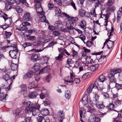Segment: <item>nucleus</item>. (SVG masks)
Wrapping results in <instances>:
<instances>
[{
    "label": "nucleus",
    "mask_w": 122,
    "mask_h": 122,
    "mask_svg": "<svg viewBox=\"0 0 122 122\" xmlns=\"http://www.w3.org/2000/svg\"><path fill=\"white\" fill-rule=\"evenodd\" d=\"M22 104L24 105H26L27 107L25 109V111L26 113L28 114L31 113L33 109L36 106V104L35 105L30 101L23 102Z\"/></svg>",
    "instance_id": "obj_1"
},
{
    "label": "nucleus",
    "mask_w": 122,
    "mask_h": 122,
    "mask_svg": "<svg viewBox=\"0 0 122 122\" xmlns=\"http://www.w3.org/2000/svg\"><path fill=\"white\" fill-rule=\"evenodd\" d=\"M73 23L71 20H69L66 23V28L63 29V31L65 32H69V33H73L74 28L73 26Z\"/></svg>",
    "instance_id": "obj_2"
},
{
    "label": "nucleus",
    "mask_w": 122,
    "mask_h": 122,
    "mask_svg": "<svg viewBox=\"0 0 122 122\" xmlns=\"http://www.w3.org/2000/svg\"><path fill=\"white\" fill-rule=\"evenodd\" d=\"M35 107L33 108L32 111V113L33 116H35L38 115L40 114L39 108L40 107V105L38 104H36Z\"/></svg>",
    "instance_id": "obj_3"
},
{
    "label": "nucleus",
    "mask_w": 122,
    "mask_h": 122,
    "mask_svg": "<svg viewBox=\"0 0 122 122\" xmlns=\"http://www.w3.org/2000/svg\"><path fill=\"white\" fill-rule=\"evenodd\" d=\"M9 53L11 58L16 59L17 57L18 54V50L17 49L10 50Z\"/></svg>",
    "instance_id": "obj_4"
},
{
    "label": "nucleus",
    "mask_w": 122,
    "mask_h": 122,
    "mask_svg": "<svg viewBox=\"0 0 122 122\" xmlns=\"http://www.w3.org/2000/svg\"><path fill=\"white\" fill-rule=\"evenodd\" d=\"M54 2L60 6L62 4L64 5H66L68 4V1L66 0H54Z\"/></svg>",
    "instance_id": "obj_5"
},
{
    "label": "nucleus",
    "mask_w": 122,
    "mask_h": 122,
    "mask_svg": "<svg viewBox=\"0 0 122 122\" xmlns=\"http://www.w3.org/2000/svg\"><path fill=\"white\" fill-rule=\"evenodd\" d=\"M58 117L60 122H62L63 120L65 119L64 114L63 111H59L57 114Z\"/></svg>",
    "instance_id": "obj_6"
},
{
    "label": "nucleus",
    "mask_w": 122,
    "mask_h": 122,
    "mask_svg": "<svg viewBox=\"0 0 122 122\" xmlns=\"http://www.w3.org/2000/svg\"><path fill=\"white\" fill-rule=\"evenodd\" d=\"M33 74L34 72L32 71H29L23 76V79H25L28 78H30L31 77Z\"/></svg>",
    "instance_id": "obj_7"
},
{
    "label": "nucleus",
    "mask_w": 122,
    "mask_h": 122,
    "mask_svg": "<svg viewBox=\"0 0 122 122\" xmlns=\"http://www.w3.org/2000/svg\"><path fill=\"white\" fill-rule=\"evenodd\" d=\"M36 10L37 13L38 15H41V16L44 15L45 12L44 11H42L41 12L37 11L38 10H43L42 9L41 6V5H36Z\"/></svg>",
    "instance_id": "obj_8"
},
{
    "label": "nucleus",
    "mask_w": 122,
    "mask_h": 122,
    "mask_svg": "<svg viewBox=\"0 0 122 122\" xmlns=\"http://www.w3.org/2000/svg\"><path fill=\"white\" fill-rule=\"evenodd\" d=\"M108 77L110 82L115 83L116 80L114 75L111 72L108 75Z\"/></svg>",
    "instance_id": "obj_9"
},
{
    "label": "nucleus",
    "mask_w": 122,
    "mask_h": 122,
    "mask_svg": "<svg viewBox=\"0 0 122 122\" xmlns=\"http://www.w3.org/2000/svg\"><path fill=\"white\" fill-rule=\"evenodd\" d=\"M23 18L26 21H30L32 19V18L30 16V14L29 13H26L24 14L23 16Z\"/></svg>",
    "instance_id": "obj_10"
},
{
    "label": "nucleus",
    "mask_w": 122,
    "mask_h": 122,
    "mask_svg": "<svg viewBox=\"0 0 122 122\" xmlns=\"http://www.w3.org/2000/svg\"><path fill=\"white\" fill-rule=\"evenodd\" d=\"M38 95V93L37 91L32 92L30 93L28 95V97L30 99H33L36 97Z\"/></svg>",
    "instance_id": "obj_11"
},
{
    "label": "nucleus",
    "mask_w": 122,
    "mask_h": 122,
    "mask_svg": "<svg viewBox=\"0 0 122 122\" xmlns=\"http://www.w3.org/2000/svg\"><path fill=\"white\" fill-rule=\"evenodd\" d=\"M31 60L33 62L37 61L39 58L38 55L35 54H30Z\"/></svg>",
    "instance_id": "obj_12"
},
{
    "label": "nucleus",
    "mask_w": 122,
    "mask_h": 122,
    "mask_svg": "<svg viewBox=\"0 0 122 122\" xmlns=\"http://www.w3.org/2000/svg\"><path fill=\"white\" fill-rule=\"evenodd\" d=\"M105 0H101L100 1L99 0H95L93 3H94V5L95 8L101 5V3H103Z\"/></svg>",
    "instance_id": "obj_13"
},
{
    "label": "nucleus",
    "mask_w": 122,
    "mask_h": 122,
    "mask_svg": "<svg viewBox=\"0 0 122 122\" xmlns=\"http://www.w3.org/2000/svg\"><path fill=\"white\" fill-rule=\"evenodd\" d=\"M55 25L58 29H61L63 27V25L61 21H55Z\"/></svg>",
    "instance_id": "obj_14"
},
{
    "label": "nucleus",
    "mask_w": 122,
    "mask_h": 122,
    "mask_svg": "<svg viewBox=\"0 0 122 122\" xmlns=\"http://www.w3.org/2000/svg\"><path fill=\"white\" fill-rule=\"evenodd\" d=\"M4 93L2 92L0 93V100L2 99L1 101L5 102L6 101V99L7 96H8L7 94L5 95Z\"/></svg>",
    "instance_id": "obj_15"
},
{
    "label": "nucleus",
    "mask_w": 122,
    "mask_h": 122,
    "mask_svg": "<svg viewBox=\"0 0 122 122\" xmlns=\"http://www.w3.org/2000/svg\"><path fill=\"white\" fill-rule=\"evenodd\" d=\"M95 116L93 113H91L89 117V118L88 120L89 122H95Z\"/></svg>",
    "instance_id": "obj_16"
},
{
    "label": "nucleus",
    "mask_w": 122,
    "mask_h": 122,
    "mask_svg": "<svg viewBox=\"0 0 122 122\" xmlns=\"http://www.w3.org/2000/svg\"><path fill=\"white\" fill-rule=\"evenodd\" d=\"M94 94L95 96L93 98V101L92 104H94L97 103V101H98L99 96L97 94L96 92L94 93Z\"/></svg>",
    "instance_id": "obj_17"
},
{
    "label": "nucleus",
    "mask_w": 122,
    "mask_h": 122,
    "mask_svg": "<svg viewBox=\"0 0 122 122\" xmlns=\"http://www.w3.org/2000/svg\"><path fill=\"white\" fill-rule=\"evenodd\" d=\"M101 64H96L95 65H92L90 67L91 70L92 71H95L98 69L99 66Z\"/></svg>",
    "instance_id": "obj_18"
},
{
    "label": "nucleus",
    "mask_w": 122,
    "mask_h": 122,
    "mask_svg": "<svg viewBox=\"0 0 122 122\" xmlns=\"http://www.w3.org/2000/svg\"><path fill=\"white\" fill-rule=\"evenodd\" d=\"M122 71L120 69L117 68L111 70V72L115 75V74L119 73Z\"/></svg>",
    "instance_id": "obj_19"
},
{
    "label": "nucleus",
    "mask_w": 122,
    "mask_h": 122,
    "mask_svg": "<svg viewBox=\"0 0 122 122\" xmlns=\"http://www.w3.org/2000/svg\"><path fill=\"white\" fill-rule=\"evenodd\" d=\"M107 80V78L103 75H101L100 76L98 79V81L100 82H103Z\"/></svg>",
    "instance_id": "obj_20"
},
{
    "label": "nucleus",
    "mask_w": 122,
    "mask_h": 122,
    "mask_svg": "<svg viewBox=\"0 0 122 122\" xmlns=\"http://www.w3.org/2000/svg\"><path fill=\"white\" fill-rule=\"evenodd\" d=\"M41 113L43 115L46 116L49 114V110L48 109L44 108L41 111Z\"/></svg>",
    "instance_id": "obj_21"
},
{
    "label": "nucleus",
    "mask_w": 122,
    "mask_h": 122,
    "mask_svg": "<svg viewBox=\"0 0 122 122\" xmlns=\"http://www.w3.org/2000/svg\"><path fill=\"white\" fill-rule=\"evenodd\" d=\"M48 58L46 56L42 58L41 61V63L42 64H46L48 62Z\"/></svg>",
    "instance_id": "obj_22"
},
{
    "label": "nucleus",
    "mask_w": 122,
    "mask_h": 122,
    "mask_svg": "<svg viewBox=\"0 0 122 122\" xmlns=\"http://www.w3.org/2000/svg\"><path fill=\"white\" fill-rule=\"evenodd\" d=\"M108 41V43H107V45L108 48L110 49L112 47L113 45V42L110 40Z\"/></svg>",
    "instance_id": "obj_23"
},
{
    "label": "nucleus",
    "mask_w": 122,
    "mask_h": 122,
    "mask_svg": "<svg viewBox=\"0 0 122 122\" xmlns=\"http://www.w3.org/2000/svg\"><path fill=\"white\" fill-rule=\"evenodd\" d=\"M65 81L68 83H71L72 84L73 82V80H71V78L69 76L66 77L65 78Z\"/></svg>",
    "instance_id": "obj_24"
},
{
    "label": "nucleus",
    "mask_w": 122,
    "mask_h": 122,
    "mask_svg": "<svg viewBox=\"0 0 122 122\" xmlns=\"http://www.w3.org/2000/svg\"><path fill=\"white\" fill-rule=\"evenodd\" d=\"M56 10V14L57 16H60V15H61V12L59 8L58 7H56L55 8Z\"/></svg>",
    "instance_id": "obj_25"
},
{
    "label": "nucleus",
    "mask_w": 122,
    "mask_h": 122,
    "mask_svg": "<svg viewBox=\"0 0 122 122\" xmlns=\"http://www.w3.org/2000/svg\"><path fill=\"white\" fill-rule=\"evenodd\" d=\"M80 14L82 17H84L85 15L86 12L85 10L81 9L79 10Z\"/></svg>",
    "instance_id": "obj_26"
},
{
    "label": "nucleus",
    "mask_w": 122,
    "mask_h": 122,
    "mask_svg": "<svg viewBox=\"0 0 122 122\" xmlns=\"http://www.w3.org/2000/svg\"><path fill=\"white\" fill-rule=\"evenodd\" d=\"M15 8L16 10V11L18 13H21L23 11L22 9L18 6H16L15 7Z\"/></svg>",
    "instance_id": "obj_27"
},
{
    "label": "nucleus",
    "mask_w": 122,
    "mask_h": 122,
    "mask_svg": "<svg viewBox=\"0 0 122 122\" xmlns=\"http://www.w3.org/2000/svg\"><path fill=\"white\" fill-rule=\"evenodd\" d=\"M40 65L39 63H36L34 66V69L35 70L36 72L40 70Z\"/></svg>",
    "instance_id": "obj_28"
},
{
    "label": "nucleus",
    "mask_w": 122,
    "mask_h": 122,
    "mask_svg": "<svg viewBox=\"0 0 122 122\" xmlns=\"http://www.w3.org/2000/svg\"><path fill=\"white\" fill-rule=\"evenodd\" d=\"M71 96V93L69 90L66 91L65 93V97L66 99H69Z\"/></svg>",
    "instance_id": "obj_29"
},
{
    "label": "nucleus",
    "mask_w": 122,
    "mask_h": 122,
    "mask_svg": "<svg viewBox=\"0 0 122 122\" xmlns=\"http://www.w3.org/2000/svg\"><path fill=\"white\" fill-rule=\"evenodd\" d=\"M91 87L93 88L96 89L97 88L98 86V82H95L93 84H92L91 85Z\"/></svg>",
    "instance_id": "obj_30"
},
{
    "label": "nucleus",
    "mask_w": 122,
    "mask_h": 122,
    "mask_svg": "<svg viewBox=\"0 0 122 122\" xmlns=\"http://www.w3.org/2000/svg\"><path fill=\"white\" fill-rule=\"evenodd\" d=\"M3 78L6 81H7L10 79V77L8 74H6L3 76Z\"/></svg>",
    "instance_id": "obj_31"
},
{
    "label": "nucleus",
    "mask_w": 122,
    "mask_h": 122,
    "mask_svg": "<svg viewBox=\"0 0 122 122\" xmlns=\"http://www.w3.org/2000/svg\"><path fill=\"white\" fill-rule=\"evenodd\" d=\"M80 26L82 28H84L85 26L86 25V23L84 20H83L81 21L80 23Z\"/></svg>",
    "instance_id": "obj_32"
},
{
    "label": "nucleus",
    "mask_w": 122,
    "mask_h": 122,
    "mask_svg": "<svg viewBox=\"0 0 122 122\" xmlns=\"http://www.w3.org/2000/svg\"><path fill=\"white\" fill-rule=\"evenodd\" d=\"M104 98L105 99H107L109 97V94L107 92H103L102 93Z\"/></svg>",
    "instance_id": "obj_33"
},
{
    "label": "nucleus",
    "mask_w": 122,
    "mask_h": 122,
    "mask_svg": "<svg viewBox=\"0 0 122 122\" xmlns=\"http://www.w3.org/2000/svg\"><path fill=\"white\" fill-rule=\"evenodd\" d=\"M43 70L45 73H48L50 72V69L49 67L46 66L43 69Z\"/></svg>",
    "instance_id": "obj_34"
},
{
    "label": "nucleus",
    "mask_w": 122,
    "mask_h": 122,
    "mask_svg": "<svg viewBox=\"0 0 122 122\" xmlns=\"http://www.w3.org/2000/svg\"><path fill=\"white\" fill-rule=\"evenodd\" d=\"M44 120L43 117L41 116H38L37 117V120L38 122H42Z\"/></svg>",
    "instance_id": "obj_35"
},
{
    "label": "nucleus",
    "mask_w": 122,
    "mask_h": 122,
    "mask_svg": "<svg viewBox=\"0 0 122 122\" xmlns=\"http://www.w3.org/2000/svg\"><path fill=\"white\" fill-rule=\"evenodd\" d=\"M115 87L118 90L122 89V84L115 83Z\"/></svg>",
    "instance_id": "obj_36"
},
{
    "label": "nucleus",
    "mask_w": 122,
    "mask_h": 122,
    "mask_svg": "<svg viewBox=\"0 0 122 122\" xmlns=\"http://www.w3.org/2000/svg\"><path fill=\"white\" fill-rule=\"evenodd\" d=\"M52 77L51 75L50 74L48 75L46 77V81L48 82H49L51 80Z\"/></svg>",
    "instance_id": "obj_37"
},
{
    "label": "nucleus",
    "mask_w": 122,
    "mask_h": 122,
    "mask_svg": "<svg viewBox=\"0 0 122 122\" xmlns=\"http://www.w3.org/2000/svg\"><path fill=\"white\" fill-rule=\"evenodd\" d=\"M56 44V43L54 41H53L50 42L49 44L46 47V48H48L52 47L54 46V45Z\"/></svg>",
    "instance_id": "obj_38"
},
{
    "label": "nucleus",
    "mask_w": 122,
    "mask_h": 122,
    "mask_svg": "<svg viewBox=\"0 0 122 122\" xmlns=\"http://www.w3.org/2000/svg\"><path fill=\"white\" fill-rule=\"evenodd\" d=\"M12 7L9 3H6L5 4V8L7 10L10 9Z\"/></svg>",
    "instance_id": "obj_39"
},
{
    "label": "nucleus",
    "mask_w": 122,
    "mask_h": 122,
    "mask_svg": "<svg viewBox=\"0 0 122 122\" xmlns=\"http://www.w3.org/2000/svg\"><path fill=\"white\" fill-rule=\"evenodd\" d=\"M63 56L59 54L58 56L56 57L55 59L56 60L62 61L63 59Z\"/></svg>",
    "instance_id": "obj_40"
},
{
    "label": "nucleus",
    "mask_w": 122,
    "mask_h": 122,
    "mask_svg": "<svg viewBox=\"0 0 122 122\" xmlns=\"http://www.w3.org/2000/svg\"><path fill=\"white\" fill-rule=\"evenodd\" d=\"M27 39L30 40H34L36 39V37L34 36H27Z\"/></svg>",
    "instance_id": "obj_41"
},
{
    "label": "nucleus",
    "mask_w": 122,
    "mask_h": 122,
    "mask_svg": "<svg viewBox=\"0 0 122 122\" xmlns=\"http://www.w3.org/2000/svg\"><path fill=\"white\" fill-rule=\"evenodd\" d=\"M53 34L55 36H59L60 35V32L58 30H55L53 31Z\"/></svg>",
    "instance_id": "obj_42"
},
{
    "label": "nucleus",
    "mask_w": 122,
    "mask_h": 122,
    "mask_svg": "<svg viewBox=\"0 0 122 122\" xmlns=\"http://www.w3.org/2000/svg\"><path fill=\"white\" fill-rule=\"evenodd\" d=\"M71 20H71L72 21L73 24L75 23V22L78 19L76 17H71Z\"/></svg>",
    "instance_id": "obj_43"
},
{
    "label": "nucleus",
    "mask_w": 122,
    "mask_h": 122,
    "mask_svg": "<svg viewBox=\"0 0 122 122\" xmlns=\"http://www.w3.org/2000/svg\"><path fill=\"white\" fill-rule=\"evenodd\" d=\"M28 29V28L26 26L22 25V26L21 27L20 29L18 30L20 31H23L24 30H27Z\"/></svg>",
    "instance_id": "obj_44"
},
{
    "label": "nucleus",
    "mask_w": 122,
    "mask_h": 122,
    "mask_svg": "<svg viewBox=\"0 0 122 122\" xmlns=\"http://www.w3.org/2000/svg\"><path fill=\"white\" fill-rule=\"evenodd\" d=\"M72 52L73 54L71 56H73V57H76L77 56V52L74 50H72Z\"/></svg>",
    "instance_id": "obj_45"
},
{
    "label": "nucleus",
    "mask_w": 122,
    "mask_h": 122,
    "mask_svg": "<svg viewBox=\"0 0 122 122\" xmlns=\"http://www.w3.org/2000/svg\"><path fill=\"white\" fill-rule=\"evenodd\" d=\"M5 34L7 38H9L10 36L12 35V34L10 32H7V31H5Z\"/></svg>",
    "instance_id": "obj_46"
},
{
    "label": "nucleus",
    "mask_w": 122,
    "mask_h": 122,
    "mask_svg": "<svg viewBox=\"0 0 122 122\" xmlns=\"http://www.w3.org/2000/svg\"><path fill=\"white\" fill-rule=\"evenodd\" d=\"M32 120L31 119V117H28L25 118V121H23L22 122H32Z\"/></svg>",
    "instance_id": "obj_47"
},
{
    "label": "nucleus",
    "mask_w": 122,
    "mask_h": 122,
    "mask_svg": "<svg viewBox=\"0 0 122 122\" xmlns=\"http://www.w3.org/2000/svg\"><path fill=\"white\" fill-rule=\"evenodd\" d=\"M114 2V0H108L107 3V5L108 6L111 5L113 4Z\"/></svg>",
    "instance_id": "obj_48"
},
{
    "label": "nucleus",
    "mask_w": 122,
    "mask_h": 122,
    "mask_svg": "<svg viewBox=\"0 0 122 122\" xmlns=\"http://www.w3.org/2000/svg\"><path fill=\"white\" fill-rule=\"evenodd\" d=\"M96 10L94 8L93 10L91 11L90 12V14L91 15H93L94 17H96Z\"/></svg>",
    "instance_id": "obj_49"
},
{
    "label": "nucleus",
    "mask_w": 122,
    "mask_h": 122,
    "mask_svg": "<svg viewBox=\"0 0 122 122\" xmlns=\"http://www.w3.org/2000/svg\"><path fill=\"white\" fill-rule=\"evenodd\" d=\"M116 8L114 6L112 7H110L108 8V10L109 12L114 11L115 10Z\"/></svg>",
    "instance_id": "obj_50"
},
{
    "label": "nucleus",
    "mask_w": 122,
    "mask_h": 122,
    "mask_svg": "<svg viewBox=\"0 0 122 122\" xmlns=\"http://www.w3.org/2000/svg\"><path fill=\"white\" fill-rule=\"evenodd\" d=\"M11 66V69L14 70H16L17 67V65L14 64H12Z\"/></svg>",
    "instance_id": "obj_51"
},
{
    "label": "nucleus",
    "mask_w": 122,
    "mask_h": 122,
    "mask_svg": "<svg viewBox=\"0 0 122 122\" xmlns=\"http://www.w3.org/2000/svg\"><path fill=\"white\" fill-rule=\"evenodd\" d=\"M61 15H60V16L61 17H62L64 16H65L66 18H70V16L68 15L67 14H66V13L65 12H63L62 13H61Z\"/></svg>",
    "instance_id": "obj_52"
},
{
    "label": "nucleus",
    "mask_w": 122,
    "mask_h": 122,
    "mask_svg": "<svg viewBox=\"0 0 122 122\" xmlns=\"http://www.w3.org/2000/svg\"><path fill=\"white\" fill-rule=\"evenodd\" d=\"M22 86H24L23 87H22V90H21V92H25V93L26 92V85L25 84H22L21 85Z\"/></svg>",
    "instance_id": "obj_53"
},
{
    "label": "nucleus",
    "mask_w": 122,
    "mask_h": 122,
    "mask_svg": "<svg viewBox=\"0 0 122 122\" xmlns=\"http://www.w3.org/2000/svg\"><path fill=\"white\" fill-rule=\"evenodd\" d=\"M88 97L87 95L85 94L83 97L82 99V101H85L86 103L87 102L86 101H88Z\"/></svg>",
    "instance_id": "obj_54"
},
{
    "label": "nucleus",
    "mask_w": 122,
    "mask_h": 122,
    "mask_svg": "<svg viewBox=\"0 0 122 122\" xmlns=\"http://www.w3.org/2000/svg\"><path fill=\"white\" fill-rule=\"evenodd\" d=\"M43 102L45 106L50 105V101L48 99H46L45 101H44Z\"/></svg>",
    "instance_id": "obj_55"
},
{
    "label": "nucleus",
    "mask_w": 122,
    "mask_h": 122,
    "mask_svg": "<svg viewBox=\"0 0 122 122\" xmlns=\"http://www.w3.org/2000/svg\"><path fill=\"white\" fill-rule=\"evenodd\" d=\"M92 44V42L90 41H88L86 43V45L88 47H90Z\"/></svg>",
    "instance_id": "obj_56"
},
{
    "label": "nucleus",
    "mask_w": 122,
    "mask_h": 122,
    "mask_svg": "<svg viewBox=\"0 0 122 122\" xmlns=\"http://www.w3.org/2000/svg\"><path fill=\"white\" fill-rule=\"evenodd\" d=\"M61 50L62 51H64V52L68 56H71V54H69L68 52L66 50L64 49V48H62Z\"/></svg>",
    "instance_id": "obj_57"
},
{
    "label": "nucleus",
    "mask_w": 122,
    "mask_h": 122,
    "mask_svg": "<svg viewBox=\"0 0 122 122\" xmlns=\"http://www.w3.org/2000/svg\"><path fill=\"white\" fill-rule=\"evenodd\" d=\"M108 107L109 109L111 110H113L114 107V105L111 104H110Z\"/></svg>",
    "instance_id": "obj_58"
},
{
    "label": "nucleus",
    "mask_w": 122,
    "mask_h": 122,
    "mask_svg": "<svg viewBox=\"0 0 122 122\" xmlns=\"http://www.w3.org/2000/svg\"><path fill=\"white\" fill-rule=\"evenodd\" d=\"M83 48L84 50L83 51L84 52V53H89L90 52V50L86 49L85 47H83Z\"/></svg>",
    "instance_id": "obj_59"
},
{
    "label": "nucleus",
    "mask_w": 122,
    "mask_h": 122,
    "mask_svg": "<svg viewBox=\"0 0 122 122\" xmlns=\"http://www.w3.org/2000/svg\"><path fill=\"white\" fill-rule=\"evenodd\" d=\"M22 25L26 26L30 25L31 24L30 23L27 22H24L22 23Z\"/></svg>",
    "instance_id": "obj_60"
},
{
    "label": "nucleus",
    "mask_w": 122,
    "mask_h": 122,
    "mask_svg": "<svg viewBox=\"0 0 122 122\" xmlns=\"http://www.w3.org/2000/svg\"><path fill=\"white\" fill-rule=\"evenodd\" d=\"M48 6L49 8V9L50 10L52 9V8H53L54 5L53 4L49 3L48 5Z\"/></svg>",
    "instance_id": "obj_61"
},
{
    "label": "nucleus",
    "mask_w": 122,
    "mask_h": 122,
    "mask_svg": "<svg viewBox=\"0 0 122 122\" xmlns=\"http://www.w3.org/2000/svg\"><path fill=\"white\" fill-rule=\"evenodd\" d=\"M118 79L120 81H122V71L119 74Z\"/></svg>",
    "instance_id": "obj_62"
},
{
    "label": "nucleus",
    "mask_w": 122,
    "mask_h": 122,
    "mask_svg": "<svg viewBox=\"0 0 122 122\" xmlns=\"http://www.w3.org/2000/svg\"><path fill=\"white\" fill-rule=\"evenodd\" d=\"M106 114V113H102L101 114H98L97 115L98 116V117H102Z\"/></svg>",
    "instance_id": "obj_63"
},
{
    "label": "nucleus",
    "mask_w": 122,
    "mask_h": 122,
    "mask_svg": "<svg viewBox=\"0 0 122 122\" xmlns=\"http://www.w3.org/2000/svg\"><path fill=\"white\" fill-rule=\"evenodd\" d=\"M80 38L82 41H83L85 39L86 37L83 34H81L80 36Z\"/></svg>",
    "instance_id": "obj_64"
}]
</instances>
